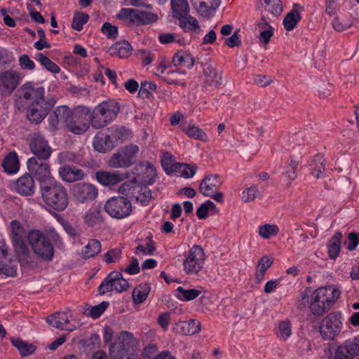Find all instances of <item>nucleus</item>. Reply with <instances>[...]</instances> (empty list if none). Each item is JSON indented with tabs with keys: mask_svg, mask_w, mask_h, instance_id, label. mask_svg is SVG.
Wrapping results in <instances>:
<instances>
[{
	"mask_svg": "<svg viewBox=\"0 0 359 359\" xmlns=\"http://www.w3.org/2000/svg\"><path fill=\"white\" fill-rule=\"evenodd\" d=\"M20 90L25 100H32L27 111L28 119L31 122L39 123L55 104V98L48 95L45 96L44 88L36 86L31 82L22 85Z\"/></svg>",
	"mask_w": 359,
	"mask_h": 359,
	"instance_id": "obj_1",
	"label": "nucleus"
},
{
	"mask_svg": "<svg viewBox=\"0 0 359 359\" xmlns=\"http://www.w3.org/2000/svg\"><path fill=\"white\" fill-rule=\"evenodd\" d=\"M40 190L43 202L57 211L64 210L68 205L65 188L55 182H42Z\"/></svg>",
	"mask_w": 359,
	"mask_h": 359,
	"instance_id": "obj_2",
	"label": "nucleus"
},
{
	"mask_svg": "<svg viewBox=\"0 0 359 359\" xmlns=\"http://www.w3.org/2000/svg\"><path fill=\"white\" fill-rule=\"evenodd\" d=\"M119 106L113 102H104L97 106L90 116L91 123L95 128L107 126L118 114Z\"/></svg>",
	"mask_w": 359,
	"mask_h": 359,
	"instance_id": "obj_3",
	"label": "nucleus"
},
{
	"mask_svg": "<svg viewBox=\"0 0 359 359\" xmlns=\"http://www.w3.org/2000/svg\"><path fill=\"white\" fill-rule=\"evenodd\" d=\"M90 121L89 109L84 107H77L71 111L65 127L69 131L80 135L88 130Z\"/></svg>",
	"mask_w": 359,
	"mask_h": 359,
	"instance_id": "obj_4",
	"label": "nucleus"
},
{
	"mask_svg": "<svg viewBox=\"0 0 359 359\" xmlns=\"http://www.w3.org/2000/svg\"><path fill=\"white\" fill-rule=\"evenodd\" d=\"M29 242L34 252L40 258L51 260L54 250L52 244L46 236L39 230H32L28 235Z\"/></svg>",
	"mask_w": 359,
	"mask_h": 359,
	"instance_id": "obj_5",
	"label": "nucleus"
},
{
	"mask_svg": "<svg viewBox=\"0 0 359 359\" xmlns=\"http://www.w3.org/2000/svg\"><path fill=\"white\" fill-rule=\"evenodd\" d=\"M139 151L135 144H129L114 154L108 160V165L111 168H128L130 166Z\"/></svg>",
	"mask_w": 359,
	"mask_h": 359,
	"instance_id": "obj_6",
	"label": "nucleus"
},
{
	"mask_svg": "<svg viewBox=\"0 0 359 359\" xmlns=\"http://www.w3.org/2000/svg\"><path fill=\"white\" fill-rule=\"evenodd\" d=\"M205 260L204 250L200 245H194L183 262L184 271L189 276L197 275L203 268Z\"/></svg>",
	"mask_w": 359,
	"mask_h": 359,
	"instance_id": "obj_7",
	"label": "nucleus"
},
{
	"mask_svg": "<svg viewBox=\"0 0 359 359\" xmlns=\"http://www.w3.org/2000/svg\"><path fill=\"white\" fill-rule=\"evenodd\" d=\"M104 209L111 217L122 219L130 215L132 211V204L123 196H114L107 200Z\"/></svg>",
	"mask_w": 359,
	"mask_h": 359,
	"instance_id": "obj_8",
	"label": "nucleus"
},
{
	"mask_svg": "<svg viewBox=\"0 0 359 359\" xmlns=\"http://www.w3.org/2000/svg\"><path fill=\"white\" fill-rule=\"evenodd\" d=\"M129 287L128 281L123 278L121 272L112 271L100 285L98 292L100 294L110 291H116L121 292Z\"/></svg>",
	"mask_w": 359,
	"mask_h": 359,
	"instance_id": "obj_9",
	"label": "nucleus"
},
{
	"mask_svg": "<svg viewBox=\"0 0 359 359\" xmlns=\"http://www.w3.org/2000/svg\"><path fill=\"white\" fill-rule=\"evenodd\" d=\"M74 199L80 203H87L94 201L98 195L97 188L88 182H79L72 189Z\"/></svg>",
	"mask_w": 359,
	"mask_h": 359,
	"instance_id": "obj_10",
	"label": "nucleus"
},
{
	"mask_svg": "<svg viewBox=\"0 0 359 359\" xmlns=\"http://www.w3.org/2000/svg\"><path fill=\"white\" fill-rule=\"evenodd\" d=\"M42 158L32 157L28 159L27 165L30 174L40 182H47L46 180L51 178L50 165Z\"/></svg>",
	"mask_w": 359,
	"mask_h": 359,
	"instance_id": "obj_11",
	"label": "nucleus"
},
{
	"mask_svg": "<svg viewBox=\"0 0 359 359\" xmlns=\"http://www.w3.org/2000/svg\"><path fill=\"white\" fill-rule=\"evenodd\" d=\"M327 290L318 288L312 294L310 309L313 315L322 316L330 309L331 301L327 296Z\"/></svg>",
	"mask_w": 359,
	"mask_h": 359,
	"instance_id": "obj_12",
	"label": "nucleus"
},
{
	"mask_svg": "<svg viewBox=\"0 0 359 359\" xmlns=\"http://www.w3.org/2000/svg\"><path fill=\"white\" fill-rule=\"evenodd\" d=\"M20 80V74L16 71L8 70L0 72V95H11L19 86Z\"/></svg>",
	"mask_w": 359,
	"mask_h": 359,
	"instance_id": "obj_13",
	"label": "nucleus"
},
{
	"mask_svg": "<svg viewBox=\"0 0 359 359\" xmlns=\"http://www.w3.org/2000/svg\"><path fill=\"white\" fill-rule=\"evenodd\" d=\"M341 323L335 313H330L321 322L320 332L327 340L333 339L340 332Z\"/></svg>",
	"mask_w": 359,
	"mask_h": 359,
	"instance_id": "obj_14",
	"label": "nucleus"
},
{
	"mask_svg": "<svg viewBox=\"0 0 359 359\" xmlns=\"http://www.w3.org/2000/svg\"><path fill=\"white\" fill-rule=\"evenodd\" d=\"M18 271V262L14 256L8 253L4 246L0 247V275L15 277Z\"/></svg>",
	"mask_w": 359,
	"mask_h": 359,
	"instance_id": "obj_15",
	"label": "nucleus"
},
{
	"mask_svg": "<svg viewBox=\"0 0 359 359\" xmlns=\"http://www.w3.org/2000/svg\"><path fill=\"white\" fill-rule=\"evenodd\" d=\"M29 147L36 158L48 159L52 152L47 142L39 134H33L29 137Z\"/></svg>",
	"mask_w": 359,
	"mask_h": 359,
	"instance_id": "obj_16",
	"label": "nucleus"
},
{
	"mask_svg": "<svg viewBox=\"0 0 359 359\" xmlns=\"http://www.w3.org/2000/svg\"><path fill=\"white\" fill-rule=\"evenodd\" d=\"M58 174L62 180L67 183L83 180L87 177L86 173L83 170L68 165L59 168Z\"/></svg>",
	"mask_w": 359,
	"mask_h": 359,
	"instance_id": "obj_17",
	"label": "nucleus"
},
{
	"mask_svg": "<svg viewBox=\"0 0 359 359\" xmlns=\"http://www.w3.org/2000/svg\"><path fill=\"white\" fill-rule=\"evenodd\" d=\"M95 178L100 184L111 187L122 182L126 177L123 173L100 170L95 173Z\"/></svg>",
	"mask_w": 359,
	"mask_h": 359,
	"instance_id": "obj_18",
	"label": "nucleus"
},
{
	"mask_svg": "<svg viewBox=\"0 0 359 359\" xmlns=\"http://www.w3.org/2000/svg\"><path fill=\"white\" fill-rule=\"evenodd\" d=\"M115 146L111 135L103 131L98 132L93 140V147L99 152H106Z\"/></svg>",
	"mask_w": 359,
	"mask_h": 359,
	"instance_id": "obj_19",
	"label": "nucleus"
},
{
	"mask_svg": "<svg viewBox=\"0 0 359 359\" xmlns=\"http://www.w3.org/2000/svg\"><path fill=\"white\" fill-rule=\"evenodd\" d=\"M204 83L215 88H218L221 85L222 76L218 72L208 63L203 65Z\"/></svg>",
	"mask_w": 359,
	"mask_h": 359,
	"instance_id": "obj_20",
	"label": "nucleus"
},
{
	"mask_svg": "<svg viewBox=\"0 0 359 359\" xmlns=\"http://www.w3.org/2000/svg\"><path fill=\"white\" fill-rule=\"evenodd\" d=\"M201 329V323L195 319L189 321H181L176 324L174 330L183 335H194L198 334Z\"/></svg>",
	"mask_w": 359,
	"mask_h": 359,
	"instance_id": "obj_21",
	"label": "nucleus"
},
{
	"mask_svg": "<svg viewBox=\"0 0 359 359\" xmlns=\"http://www.w3.org/2000/svg\"><path fill=\"white\" fill-rule=\"evenodd\" d=\"M72 110L67 106L57 107L49 117V122L53 129H57L60 123L67 125Z\"/></svg>",
	"mask_w": 359,
	"mask_h": 359,
	"instance_id": "obj_22",
	"label": "nucleus"
},
{
	"mask_svg": "<svg viewBox=\"0 0 359 359\" xmlns=\"http://www.w3.org/2000/svg\"><path fill=\"white\" fill-rule=\"evenodd\" d=\"M16 191L22 196H30L34 191V181L30 174H25L15 183Z\"/></svg>",
	"mask_w": 359,
	"mask_h": 359,
	"instance_id": "obj_23",
	"label": "nucleus"
},
{
	"mask_svg": "<svg viewBox=\"0 0 359 359\" xmlns=\"http://www.w3.org/2000/svg\"><path fill=\"white\" fill-rule=\"evenodd\" d=\"M260 13L261 14L269 15V16L274 17L279 15L282 11L283 7L280 0H260Z\"/></svg>",
	"mask_w": 359,
	"mask_h": 359,
	"instance_id": "obj_24",
	"label": "nucleus"
},
{
	"mask_svg": "<svg viewBox=\"0 0 359 359\" xmlns=\"http://www.w3.org/2000/svg\"><path fill=\"white\" fill-rule=\"evenodd\" d=\"M217 175H211L205 177L201 182L199 187L200 192L207 196H211L214 190L217 189L219 186Z\"/></svg>",
	"mask_w": 359,
	"mask_h": 359,
	"instance_id": "obj_25",
	"label": "nucleus"
},
{
	"mask_svg": "<svg viewBox=\"0 0 359 359\" xmlns=\"http://www.w3.org/2000/svg\"><path fill=\"white\" fill-rule=\"evenodd\" d=\"M132 51L130 44L126 41H118L114 43L108 50V53L111 56H117L119 58L128 57Z\"/></svg>",
	"mask_w": 359,
	"mask_h": 359,
	"instance_id": "obj_26",
	"label": "nucleus"
},
{
	"mask_svg": "<svg viewBox=\"0 0 359 359\" xmlns=\"http://www.w3.org/2000/svg\"><path fill=\"white\" fill-rule=\"evenodd\" d=\"M193 6L201 15H207L211 9H215L219 0H190Z\"/></svg>",
	"mask_w": 359,
	"mask_h": 359,
	"instance_id": "obj_27",
	"label": "nucleus"
},
{
	"mask_svg": "<svg viewBox=\"0 0 359 359\" xmlns=\"http://www.w3.org/2000/svg\"><path fill=\"white\" fill-rule=\"evenodd\" d=\"M2 166L8 174L15 173L19 170V160L15 151L10 152L4 159Z\"/></svg>",
	"mask_w": 359,
	"mask_h": 359,
	"instance_id": "obj_28",
	"label": "nucleus"
},
{
	"mask_svg": "<svg viewBox=\"0 0 359 359\" xmlns=\"http://www.w3.org/2000/svg\"><path fill=\"white\" fill-rule=\"evenodd\" d=\"M342 236L343 235L341 232L337 231L329 241L327 245L328 255L332 259H335L339 255L341 249Z\"/></svg>",
	"mask_w": 359,
	"mask_h": 359,
	"instance_id": "obj_29",
	"label": "nucleus"
},
{
	"mask_svg": "<svg viewBox=\"0 0 359 359\" xmlns=\"http://www.w3.org/2000/svg\"><path fill=\"white\" fill-rule=\"evenodd\" d=\"M180 128L189 137L203 142L207 141L208 136L201 128L194 125H189L187 127L184 125H181Z\"/></svg>",
	"mask_w": 359,
	"mask_h": 359,
	"instance_id": "obj_30",
	"label": "nucleus"
},
{
	"mask_svg": "<svg viewBox=\"0 0 359 359\" xmlns=\"http://www.w3.org/2000/svg\"><path fill=\"white\" fill-rule=\"evenodd\" d=\"M101 250V243L98 240L91 239L83 248L81 255L84 259L95 257Z\"/></svg>",
	"mask_w": 359,
	"mask_h": 359,
	"instance_id": "obj_31",
	"label": "nucleus"
},
{
	"mask_svg": "<svg viewBox=\"0 0 359 359\" xmlns=\"http://www.w3.org/2000/svg\"><path fill=\"white\" fill-rule=\"evenodd\" d=\"M151 290L148 283L140 285L133 292V299L135 304H139L146 300Z\"/></svg>",
	"mask_w": 359,
	"mask_h": 359,
	"instance_id": "obj_32",
	"label": "nucleus"
},
{
	"mask_svg": "<svg viewBox=\"0 0 359 359\" xmlns=\"http://www.w3.org/2000/svg\"><path fill=\"white\" fill-rule=\"evenodd\" d=\"M117 17L130 25L137 26V10L136 9L122 8L117 15Z\"/></svg>",
	"mask_w": 359,
	"mask_h": 359,
	"instance_id": "obj_33",
	"label": "nucleus"
},
{
	"mask_svg": "<svg viewBox=\"0 0 359 359\" xmlns=\"http://www.w3.org/2000/svg\"><path fill=\"white\" fill-rule=\"evenodd\" d=\"M11 342L18 349L22 357L33 353L36 350V347L33 344L27 343L19 338L12 339Z\"/></svg>",
	"mask_w": 359,
	"mask_h": 359,
	"instance_id": "obj_34",
	"label": "nucleus"
},
{
	"mask_svg": "<svg viewBox=\"0 0 359 359\" xmlns=\"http://www.w3.org/2000/svg\"><path fill=\"white\" fill-rule=\"evenodd\" d=\"M173 16L176 18L187 15L189 13V4L187 0H171Z\"/></svg>",
	"mask_w": 359,
	"mask_h": 359,
	"instance_id": "obj_35",
	"label": "nucleus"
},
{
	"mask_svg": "<svg viewBox=\"0 0 359 359\" xmlns=\"http://www.w3.org/2000/svg\"><path fill=\"white\" fill-rule=\"evenodd\" d=\"M135 181H127L123 183L118 189V196H123L131 202L133 199L134 194L137 189H134V184Z\"/></svg>",
	"mask_w": 359,
	"mask_h": 359,
	"instance_id": "obj_36",
	"label": "nucleus"
},
{
	"mask_svg": "<svg viewBox=\"0 0 359 359\" xmlns=\"http://www.w3.org/2000/svg\"><path fill=\"white\" fill-rule=\"evenodd\" d=\"M300 19V13L296 9H292L283 19V23L285 29L287 31L292 30Z\"/></svg>",
	"mask_w": 359,
	"mask_h": 359,
	"instance_id": "obj_37",
	"label": "nucleus"
},
{
	"mask_svg": "<svg viewBox=\"0 0 359 359\" xmlns=\"http://www.w3.org/2000/svg\"><path fill=\"white\" fill-rule=\"evenodd\" d=\"M180 20V27L184 31H195L199 29L198 20L192 16L182 15L178 18Z\"/></svg>",
	"mask_w": 359,
	"mask_h": 359,
	"instance_id": "obj_38",
	"label": "nucleus"
},
{
	"mask_svg": "<svg viewBox=\"0 0 359 359\" xmlns=\"http://www.w3.org/2000/svg\"><path fill=\"white\" fill-rule=\"evenodd\" d=\"M165 69H162L161 74H163V79L168 83L182 84L180 80L184 77L185 72L177 70H168Z\"/></svg>",
	"mask_w": 359,
	"mask_h": 359,
	"instance_id": "obj_39",
	"label": "nucleus"
},
{
	"mask_svg": "<svg viewBox=\"0 0 359 359\" xmlns=\"http://www.w3.org/2000/svg\"><path fill=\"white\" fill-rule=\"evenodd\" d=\"M102 220L101 210L99 208L90 209L85 216V222L90 226L99 224Z\"/></svg>",
	"mask_w": 359,
	"mask_h": 359,
	"instance_id": "obj_40",
	"label": "nucleus"
},
{
	"mask_svg": "<svg viewBox=\"0 0 359 359\" xmlns=\"http://www.w3.org/2000/svg\"><path fill=\"white\" fill-rule=\"evenodd\" d=\"M279 232V228L276 224H266L259 227L258 233L264 239H269L276 236Z\"/></svg>",
	"mask_w": 359,
	"mask_h": 359,
	"instance_id": "obj_41",
	"label": "nucleus"
},
{
	"mask_svg": "<svg viewBox=\"0 0 359 359\" xmlns=\"http://www.w3.org/2000/svg\"><path fill=\"white\" fill-rule=\"evenodd\" d=\"M177 290L180 294L177 295L178 299L181 301H191L197 298L201 291L196 289L185 290L182 287H178Z\"/></svg>",
	"mask_w": 359,
	"mask_h": 359,
	"instance_id": "obj_42",
	"label": "nucleus"
},
{
	"mask_svg": "<svg viewBox=\"0 0 359 359\" xmlns=\"http://www.w3.org/2000/svg\"><path fill=\"white\" fill-rule=\"evenodd\" d=\"M36 59L39 61L48 71L57 74L60 71V68L48 57L42 53L36 54Z\"/></svg>",
	"mask_w": 359,
	"mask_h": 359,
	"instance_id": "obj_43",
	"label": "nucleus"
},
{
	"mask_svg": "<svg viewBox=\"0 0 359 359\" xmlns=\"http://www.w3.org/2000/svg\"><path fill=\"white\" fill-rule=\"evenodd\" d=\"M172 63L175 66L182 65L190 68L194 65V60L190 55L186 53H179L174 56Z\"/></svg>",
	"mask_w": 359,
	"mask_h": 359,
	"instance_id": "obj_44",
	"label": "nucleus"
},
{
	"mask_svg": "<svg viewBox=\"0 0 359 359\" xmlns=\"http://www.w3.org/2000/svg\"><path fill=\"white\" fill-rule=\"evenodd\" d=\"M353 21L351 18L336 17L332 25L334 29L337 32H342L353 25Z\"/></svg>",
	"mask_w": 359,
	"mask_h": 359,
	"instance_id": "obj_45",
	"label": "nucleus"
},
{
	"mask_svg": "<svg viewBox=\"0 0 359 359\" xmlns=\"http://www.w3.org/2000/svg\"><path fill=\"white\" fill-rule=\"evenodd\" d=\"M157 19L158 16L153 13L137 10V26L154 22Z\"/></svg>",
	"mask_w": 359,
	"mask_h": 359,
	"instance_id": "obj_46",
	"label": "nucleus"
},
{
	"mask_svg": "<svg viewBox=\"0 0 359 359\" xmlns=\"http://www.w3.org/2000/svg\"><path fill=\"white\" fill-rule=\"evenodd\" d=\"M13 245L20 261H27L30 252L24 241L13 242Z\"/></svg>",
	"mask_w": 359,
	"mask_h": 359,
	"instance_id": "obj_47",
	"label": "nucleus"
},
{
	"mask_svg": "<svg viewBox=\"0 0 359 359\" xmlns=\"http://www.w3.org/2000/svg\"><path fill=\"white\" fill-rule=\"evenodd\" d=\"M292 335V325L290 321H281L278 327V337L282 340H287Z\"/></svg>",
	"mask_w": 359,
	"mask_h": 359,
	"instance_id": "obj_48",
	"label": "nucleus"
},
{
	"mask_svg": "<svg viewBox=\"0 0 359 359\" xmlns=\"http://www.w3.org/2000/svg\"><path fill=\"white\" fill-rule=\"evenodd\" d=\"M13 242L23 240L24 229L20 222L13 220L10 224Z\"/></svg>",
	"mask_w": 359,
	"mask_h": 359,
	"instance_id": "obj_49",
	"label": "nucleus"
},
{
	"mask_svg": "<svg viewBox=\"0 0 359 359\" xmlns=\"http://www.w3.org/2000/svg\"><path fill=\"white\" fill-rule=\"evenodd\" d=\"M258 194V188L252 185L245 190L241 194V200L243 203H248L254 201Z\"/></svg>",
	"mask_w": 359,
	"mask_h": 359,
	"instance_id": "obj_50",
	"label": "nucleus"
},
{
	"mask_svg": "<svg viewBox=\"0 0 359 359\" xmlns=\"http://www.w3.org/2000/svg\"><path fill=\"white\" fill-rule=\"evenodd\" d=\"M63 316H65V313L60 312L55 313L46 318V322L53 327L64 330V323L61 320V319H63Z\"/></svg>",
	"mask_w": 359,
	"mask_h": 359,
	"instance_id": "obj_51",
	"label": "nucleus"
},
{
	"mask_svg": "<svg viewBox=\"0 0 359 359\" xmlns=\"http://www.w3.org/2000/svg\"><path fill=\"white\" fill-rule=\"evenodd\" d=\"M110 132V135L112 138L116 140H123L130 134V130L126 128L123 126L117 127L116 128L107 129Z\"/></svg>",
	"mask_w": 359,
	"mask_h": 359,
	"instance_id": "obj_52",
	"label": "nucleus"
},
{
	"mask_svg": "<svg viewBox=\"0 0 359 359\" xmlns=\"http://www.w3.org/2000/svg\"><path fill=\"white\" fill-rule=\"evenodd\" d=\"M89 19L88 14L85 13H76L74 16L72 27L73 29L81 31L83 29V26L86 24Z\"/></svg>",
	"mask_w": 359,
	"mask_h": 359,
	"instance_id": "obj_53",
	"label": "nucleus"
},
{
	"mask_svg": "<svg viewBox=\"0 0 359 359\" xmlns=\"http://www.w3.org/2000/svg\"><path fill=\"white\" fill-rule=\"evenodd\" d=\"M102 32L108 39H116L118 36V28L109 22H104L102 27Z\"/></svg>",
	"mask_w": 359,
	"mask_h": 359,
	"instance_id": "obj_54",
	"label": "nucleus"
},
{
	"mask_svg": "<svg viewBox=\"0 0 359 359\" xmlns=\"http://www.w3.org/2000/svg\"><path fill=\"white\" fill-rule=\"evenodd\" d=\"M273 262V259L272 257L267 255L263 256L259 260L256 269L265 273Z\"/></svg>",
	"mask_w": 359,
	"mask_h": 359,
	"instance_id": "obj_55",
	"label": "nucleus"
},
{
	"mask_svg": "<svg viewBox=\"0 0 359 359\" xmlns=\"http://www.w3.org/2000/svg\"><path fill=\"white\" fill-rule=\"evenodd\" d=\"M270 21L271 17L269 15H265V13L261 14V18L257 24L258 31L273 30V28L270 25Z\"/></svg>",
	"mask_w": 359,
	"mask_h": 359,
	"instance_id": "obj_56",
	"label": "nucleus"
},
{
	"mask_svg": "<svg viewBox=\"0 0 359 359\" xmlns=\"http://www.w3.org/2000/svg\"><path fill=\"white\" fill-rule=\"evenodd\" d=\"M298 164H299V162L295 158H290V163H289L288 165L287 166V170L285 171V176L288 179H290L291 180H294L296 178V177H297L296 170H297V167Z\"/></svg>",
	"mask_w": 359,
	"mask_h": 359,
	"instance_id": "obj_57",
	"label": "nucleus"
},
{
	"mask_svg": "<svg viewBox=\"0 0 359 359\" xmlns=\"http://www.w3.org/2000/svg\"><path fill=\"white\" fill-rule=\"evenodd\" d=\"M316 162H318L316 167L313 168L312 172V175L316 178H320L325 171V165L323 164V157L320 155L316 156L315 160Z\"/></svg>",
	"mask_w": 359,
	"mask_h": 359,
	"instance_id": "obj_58",
	"label": "nucleus"
},
{
	"mask_svg": "<svg viewBox=\"0 0 359 359\" xmlns=\"http://www.w3.org/2000/svg\"><path fill=\"white\" fill-rule=\"evenodd\" d=\"M108 306H109V302H102L100 304H99L98 305L93 306L90 309V312H89L90 317H92L93 318H98L99 316H100V315L102 313H104V311L107 309Z\"/></svg>",
	"mask_w": 359,
	"mask_h": 359,
	"instance_id": "obj_59",
	"label": "nucleus"
},
{
	"mask_svg": "<svg viewBox=\"0 0 359 359\" xmlns=\"http://www.w3.org/2000/svg\"><path fill=\"white\" fill-rule=\"evenodd\" d=\"M121 255V250L119 249H112L104 255V260L107 264L116 262Z\"/></svg>",
	"mask_w": 359,
	"mask_h": 359,
	"instance_id": "obj_60",
	"label": "nucleus"
},
{
	"mask_svg": "<svg viewBox=\"0 0 359 359\" xmlns=\"http://www.w3.org/2000/svg\"><path fill=\"white\" fill-rule=\"evenodd\" d=\"M151 199V191L147 187H143L142 193L137 196V201L143 205L149 204Z\"/></svg>",
	"mask_w": 359,
	"mask_h": 359,
	"instance_id": "obj_61",
	"label": "nucleus"
},
{
	"mask_svg": "<svg viewBox=\"0 0 359 359\" xmlns=\"http://www.w3.org/2000/svg\"><path fill=\"white\" fill-rule=\"evenodd\" d=\"M238 31H236L232 36L228 37L226 39V44L229 48H234V47H238L241 45V40L240 39Z\"/></svg>",
	"mask_w": 359,
	"mask_h": 359,
	"instance_id": "obj_62",
	"label": "nucleus"
},
{
	"mask_svg": "<svg viewBox=\"0 0 359 359\" xmlns=\"http://www.w3.org/2000/svg\"><path fill=\"white\" fill-rule=\"evenodd\" d=\"M20 67L24 69L32 70L34 69V62L30 60L27 55H22L19 59Z\"/></svg>",
	"mask_w": 359,
	"mask_h": 359,
	"instance_id": "obj_63",
	"label": "nucleus"
},
{
	"mask_svg": "<svg viewBox=\"0 0 359 359\" xmlns=\"http://www.w3.org/2000/svg\"><path fill=\"white\" fill-rule=\"evenodd\" d=\"M140 269V268L139 266V262L137 259L133 257L130 263L123 271L128 274L134 275L139 273Z\"/></svg>",
	"mask_w": 359,
	"mask_h": 359,
	"instance_id": "obj_64",
	"label": "nucleus"
}]
</instances>
